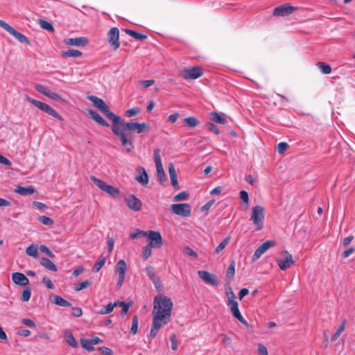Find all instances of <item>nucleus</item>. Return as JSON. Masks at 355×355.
Instances as JSON below:
<instances>
[{
  "mask_svg": "<svg viewBox=\"0 0 355 355\" xmlns=\"http://www.w3.org/2000/svg\"><path fill=\"white\" fill-rule=\"evenodd\" d=\"M265 252H263L262 251V250L259 247L254 252L253 256H252V261H254L256 260H257L258 259H259V257L263 254H264Z\"/></svg>",
  "mask_w": 355,
  "mask_h": 355,
  "instance_id": "61",
  "label": "nucleus"
},
{
  "mask_svg": "<svg viewBox=\"0 0 355 355\" xmlns=\"http://www.w3.org/2000/svg\"><path fill=\"white\" fill-rule=\"evenodd\" d=\"M41 265L45 267L46 269L55 272L57 270L56 266L49 259L46 257H42L40 261Z\"/></svg>",
  "mask_w": 355,
  "mask_h": 355,
  "instance_id": "26",
  "label": "nucleus"
},
{
  "mask_svg": "<svg viewBox=\"0 0 355 355\" xmlns=\"http://www.w3.org/2000/svg\"><path fill=\"white\" fill-rule=\"evenodd\" d=\"M125 202L128 207L132 211H138L141 209V201L133 194L127 196L125 198Z\"/></svg>",
  "mask_w": 355,
  "mask_h": 355,
  "instance_id": "16",
  "label": "nucleus"
},
{
  "mask_svg": "<svg viewBox=\"0 0 355 355\" xmlns=\"http://www.w3.org/2000/svg\"><path fill=\"white\" fill-rule=\"evenodd\" d=\"M53 302L58 306H71V303L68 302L67 300H64L62 297L59 295H54L53 296Z\"/></svg>",
  "mask_w": 355,
  "mask_h": 355,
  "instance_id": "30",
  "label": "nucleus"
},
{
  "mask_svg": "<svg viewBox=\"0 0 355 355\" xmlns=\"http://www.w3.org/2000/svg\"><path fill=\"white\" fill-rule=\"evenodd\" d=\"M98 350L101 352L102 355H112L113 351L106 347H98Z\"/></svg>",
  "mask_w": 355,
  "mask_h": 355,
  "instance_id": "53",
  "label": "nucleus"
},
{
  "mask_svg": "<svg viewBox=\"0 0 355 355\" xmlns=\"http://www.w3.org/2000/svg\"><path fill=\"white\" fill-rule=\"evenodd\" d=\"M12 279L15 284L20 286H26L29 284L28 279L21 272H13Z\"/></svg>",
  "mask_w": 355,
  "mask_h": 355,
  "instance_id": "20",
  "label": "nucleus"
},
{
  "mask_svg": "<svg viewBox=\"0 0 355 355\" xmlns=\"http://www.w3.org/2000/svg\"><path fill=\"white\" fill-rule=\"evenodd\" d=\"M35 191V188L33 186H29L28 187L17 186L15 189V192L24 196L32 195Z\"/></svg>",
  "mask_w": 355,
  "mask_h": 355,
  "instance_id": "24",
  "label": "nucleus"
},
{
  "mask_svg": "<svg viewBox=\"0 0 355 355\" xmlns=\"http://www.w3.org/2000/svg\"><path fill=\"white\" fill-rule=\"evenodd\" d=\"M80 345L83 348L86 349L88 352H92L94 349L93 345L90 340L81 338L80 339Z\"/></svg>",
  "mask_w": 355,
  "mask_h": 355,
  "instance_id": "34",
  "label": "nucleus"
},
{
  "mask_svg": "<svg viewBox=\"0 0 355 355\" xmlns=\"http://www.w3.org/2000/svg\"><path fill=\"white\" fill-rule=\"evenodd\" d=\"M171 210L177 215L188 217L191 214V208L188 203L173 204L171 206Z\"/></svg>",
  "mask_w": 355,
  "mask_h": 355,
  "instance_id": "11",
  "label": "nucleus"
},
{
  "mask_svg": "<svg viewBox=\"0 0 355 355\" xmlns=\"http://www.w3.org/2000/svg\"><path fill=\"white\" fill-rule=\"evenodd\" d=\"M202 69L200 67L184 68L180 73V76L184 80L197 79L202 76Z\"/></svg>",
  "mask_w": 355,
  "mask_h": 355,
  "instance_id": "7",
  "label": "nucleus"
},
{
  "mask_svg": "<svg viewBox=\"0 0 355 355\" xmlns=\"http://www.w3.org/2000/svg\"><path fill=\"white\" fill-rule=\"evenodd\" d=\"M168 323H164V322L158 320L157 319L153 318V323L151 326V329L150 331V334L148 335V338L153 339L155 338L157 334V331L164 325Z\"/></svg>",
  "mask_w": 355,
  "mask_h": 355,
  "instance_id": "19",
  "label": "nucleus"
},
{
  "mask_svg": "<svg viewBox=\"0 0 355 355\" xmlns=\"http://www.w3.org/2000/svg\"><path fill=\"white\" fill-rule=\"evenodd\" d=\"M211 119L219 124H225L227 122V120L222 115L216 112L211 113Z\"/></svg>",
  "mask_w": 355,
  "mask_h": 355,
  "instance_id": "29",
  "label": "nucleus"
},
{
  "mask_svg": "<svg viewBox=\"0 0 355 355\" xmlns=\"http://www.w3.org/2000/svg\"><path fill=\"white\" fill-rule=\"evenodd\" d=\"M90 179L99 189L108 193L111 196L116 197L119 194V190L118 189L106 184L103 180L94 176H92Z\"/></svg>",
  "mask_w": 355,
  "mask_h": 355,
  "instance_id": "6",
  "label": "nucleus"
},
{
  "mask_svg": "<svg viewBox=\"0 0 355 355\" xmlns=\"http://www.w3.org/2000/svg\"><path fill=\"white\" fill-rule=\"evenodd\" d=\"M183 253L184 254H187V255L191 256V257H197V256H198L197 253L189 247H185L183 249Z\"/></svg>",
  "mask_w": 355,
  "mask_h": 355,
  "instance_id": "56",
  "label": "nucleus"
},
{
  "mask_svg": "<svg viewBox=\"0 0 355 355\" xmlns=\"http://www.w3.org/2000/svg\"><path fill=\"white\" fill-rule=\"evenodd\" d=\"M88 43L85 37L69 38L66 41V44L71 46H85Z\"/></svg>",
  "mask_w": 355,
  "mask_h": 355,
  "instance_id": "23",
  "label": "nucleus"
},
{
  "mask_svg": "<svg viewBox=\"0 0 355 355\" xmlns=\"http://www.w3.org/2000/svg\"><path fill=\"white\" fill-rule=\"evenodd\" d=\"M183 123L189 128H194L200 124V121L194 116H189L184 119Z\"/></svg>",
  "mask_w": 355,
  "mask_h": 355,
  "instance_id": "28",
  "label": "nucleus"
},
{
  "mask_svg": "<svg viewBox=\"0 0 355 355\" xmlns=\"http://www.w3.org/2000/svg\"><path fill=\"white\" fill-rule=\"evenodd\" d=\"M0 27L3 28L10 35L15 37L19 42L27 44H30L29 40L24 35L15 31L11 26L1 19H0Z\"/></svg>",
  "mask_w": 355,
  "mask_h": 355,
  "instance_id": "8",
  "label": "nucleus"
},
{
  "mask_svg": "<svg viewBox=\"0 0 355 355\" xmlns=\"http://www.w3.org/2000/svg\"><path fill=\"white\" fill-rule=\"evenodd\" d=\"M239 197L245 203H246V204L248 203L249 197H248V193L247 191H240Z\"/></svg>",
  "mask_w": 355,
  "mask_h": 355,
  "instance_id": "63",
  "label": "nucleus"
},
{
  "mask_svg": "<svg viewBox=\"0 0 355 355\" xmlns=\"http://www.w3.org/2000/svg\"><path fill=\"white\" fill-rule=\"evenodd\" d=\"M155 84L154 80H139L137 85L141 89H145Z\"/></svg>",
  "mask_w": 355,
  "mask_h": 355,
  "instance_id": "39",
  "label": "nucleus"
},
{
  "mask_svg": "<svg viewBox=\"0 0 355 355\" xmlns=\"http://www.w3.org/2000/svg\"><path fill=\"white\" fill-rule=\"evenodd\" d=\"M172 309L173 302L169 297L164 295H157L154 297L153 318L168 323L171 321Z\"/></svg>",
  "mask_w": 355,
  "mask_h": 355,
  "instance_id": "2",
  "label": "nucleus"
},
{
  "mask_svg": "<svg viewBox=\"0 0 355 355\" xmlns=\"http://www.w3.org/2000/svg\"><path fill=\"white\" fill-rule=\"evenodd\" d=\"M91 282L89 280L87 279L85 281H83L78 284L75 288L76 291H80L84 288H87L90 285Z\"/></svg>",
  "mask_w": 355,
  "mask_h": 355,
  "instance_id": "49",
  "label": "nucleus"
},
{
  "mask_svg": "<svg viewBox=\"0 0 355 355\" xmlns=\"http://www.w3.org/2000/svg\"><path fill=\"white\" fill-rule=\"evenodd\" d=\"M258 354L259 355H265L268 354L267 348L261 343L258 344Z\"/></svg>",
  "mask_w": 355,
  "mask_h": 355,
  "instance_id": "60",
  "label": "nucleus"
},
{
  "mask_svg": "<svg viewBox=\"0 0 355 355\" xmlns=\"http://www.w3.org/2000/svg\"><path fill=\"white\" fill-rule=\"evenodd\" d=\"M152 247L149 245L144 247L142 249V257L144 260H146L152 254Z\"/></svg>",
  "mask_w": 355,
  "mask_h": 355,
  "instance_id": "42",
  "label": "nucleus"
},
{
  "mask_svg": "<svg viewBox=\"0 0 355 355\" xmlns=\"http://www.w3.org/2000/svg\"><path fill=\"white\" fill-rule=\"evenodd\" d=\"M65 340L67 344L72 347H76L78 346V343L71 332L65 333Z\"/></svg>",
  "mask_w": 355,
  "mask_h": 355,
  "instance_id": "32",
  "label": "nucleus"
},
{
  "mask_svg": "<svg viewBox=\"0 0 355 355\" xmlns=\"http://www.w3.org/2000/svg\"><path fill=\"white\" fill-rule=\"evenodd\" d=\"M42 282L45 284V286L47 288H49V289L54 288V284L49 278H48L46 277H43Z\"/></svg>",
  "mask_w": 355,
  "mask_h": 355,
  "instance_id": "57",
  "label": "nucleus"
},
{
  "mask_svg": "<svg viewBox=\"0 0 355 355\" xmlns=\"http://www.w3.org/2000/svg\"><path fill=\"white\" fill-rule=\"evenodd\" d=\"M26 252L28 255L31 256L33 257H37L38 256V249L37 245H29L26 250Z\"/></svg>",
  "mask_w": 355,
  "mask_h": 355,
  "instance_id": "37",
  "label": "nucleus"
},
{
  "mask_svg": "<svg viewBox=\"0 0 355 355\" xmlns=\"http://www.w3.org/2000/svg\"><path fill=\"white\" fill-rule=\"evenodd\" d=\"M138 329V318L137 315H135L132 318V326L130 329V332L132 334H136Z\"/></svg>",
  "mask_w": 355,
  "mask_h": 355,
  "instance_id": "47",
  "label": "nucleus"
},
{
  "mask_svg": "<svg viewBox=\"0 0 355 355\" xmlns=\"http://www.w3.org/2000/svg\"><path fill=\"white\" fill-rule=\"evenodd\" d=\"M137 171L139 174L135 177V180L142 185H146L148 183V176L145 168L140 167Z\"/></svg>",
  "mask_w": 355,
  "mask_h": 355,
  "instance_id": "22",
  "label": "nucleus"
},
{
  "mask_svg": "<svg viewBox=\"0 0 355 355\" xmlns=\"http://www.w3.org/2000/svg\"><path fill=\"white\" fill-rule=\"evenodd\" d=\"M170 340L171 343V349L176 350L178 349V340L175 334L170 336Z\"/></svg>",
  "mask_w": 355,
  "mask_h": 355,
  "instance_id": "52",
  "label": "nucleus"
},
{
  "mask_svg": "<svg viewBox=\"0 0 355 355\" xmlns=\"http://www.w3.org/2000/svg\"><path fill=\"white\" fill-rule=\"evenodd\" d=\"M31 296V290L30 288H26L23 290L21 294V300L24 302H28Z\"/></svg>",
  "mask_w": 355,
  "mask_h": 355,
  "instance_id": "44",
  "label": "nucleus"
},
{
  "mask_svg": "<svg viewBox=\"0 0 355 355\" xmlns=\"http://www.w3.org/2000/svg\"><path fill=\"white\" fill-rule=\"evenodd\" d=\"M147 237L149 240L148 245L153 248H160L163 245V239L159 232L150 230L146 232Z\"/></svg>",
  "mask_w": 355,
  "mask_h": 355,
  "instance_id": "10",
  "label": "nucleus"
},
{
  "mask_svg": "<svg viewBox=\"0 0 355 355\" xmlns=\"http://www.w3.org/2000/svg\"><path fill=\"white\" fill-rule=\"evenodd\" d=\"M230 236H227L225 239H223L220 243L219 245L215 249V252L216 254H218L220 253L226 246L228 244V243L230 242Z\"/></svg>",
  "mask_w": 355,
  "mask_h": 355,
  "instance_id": "38",
  "label": "nucleus"
},
{
  "mask_svg": "<svg viewBox=\"0 0 355 355\" xmlns=\"http://www.w3.org/2000/svg\"><path fill=\"white\" fill-rule=\"evenodd\" d=\"M155 164L156 166L157 176L158 181L162 184L165 181V173L162 166L159 150L156 149L154 151Z\"/></svg>",
  "mask_w": 355,
  "mask_h": 355,
  "instance_id": "12",
  "label": "nucleus"
},
{
  "mask_svg": "<svg viewBox=\"0 0 355 355\" xmlns=\"http://www.w3.org/2000/svg\"><path fill=\"white\" fill-rule=\"evenodd\" d=\"M297 9V7L292 6L288 3H285V4H283L279 6L276 7L273 10L272 14L274 16L285 17V16H288L290 14L293 13Z\"/></svg>",
  "mask_w": 355,
  "mask_h": 355,
  "instance_id": "15",
  "label": "nucleus"
},
{
  "mask_svg": "<svg viewBox=\"0 0 355 355\" xmlns=\"http://www.w3.org/2000/svg\"><path fill=\"white\" fill-rule=\"evenodd\" d=\"M39 221L45 225H51L53 224V219L46 216H40Z\"/></svg>",
  "mask_w": 355,
  "mask_h": 355,
  "instance_id": "48",
  "label": "nucleus"
},
{
  "mask_svg": "<svg viewBox=\"0 0 355 355\" xmlns=\"http://www.w3.org/2000/svg\"><path fill=\"white\" fill-rule=\"evenodd\" d=\"M119 126L121 127L122 132L124 135L127 136V138L130 140L125 132H136L138 134L144 132L149 129V124L147 123H138V122H129V123H123L121 119V122L117 123ZM132 142V141L130 140Z\"/></svg>",
  "mask_w": 355,
  "mask_h": 355,
  "instance_id": "3",
  "label": "nucleus"
},
{
  "mask_svg": "<svg viewBox=\"0 0 355 355\" xmlns=\"http://www.w3.org/2000/svg\"><path fill=\"white\" fill-rule=\"evenodd\" d=\"M82 55V52L76 49H69L62 53L63 58H78Z\"/></svg>",
  "mask_w": 355,
  "mask_h": 355,
  "instance_id": "31",
  "label": "nucleus"
},
{
  "mask_svg": "<svg viewBox=\"0 0 355 355\" xmlns=\"http://www.w3.org/2000/svg\"><path fill=\"white\" fill-rule=\"evenodd\" d=\"M146 232H147L138 230L136 232L130 234V238L132 239H137L139 236H142L146 237V236H147Z\"/></svg>",
  "mask_w": 355,
  "mask_h": 355,
  "instance_id": "59",
  "label": "nucleus"
},
{
  "mask_svg": "<svg viewBox=\"0 0 355 355\" xmlns=\"http://www.w3.org/2000/svg\"><path fill=\"white\" fill-rule=\"evenodd\" d=\"M227 305L230 306V311L234 318L245 326L248 325V322L242 316L239 309L238 302L236 301L227 302Z\"/></svg>",
  "mask_w": 355,
  "mask_h": 355,
  "instance_id": "17",
  "label": "nucleus"
},
{
  "mask_svg": "<svg viewBox=\"0 0 355 355\" xmlns=\"http://www.w3.org/2000/svg\"><path fill=\"white\" fill-rule=\"evenodd\" d=\"M146 272L147 274V275L148 276L149 279L153 281L155 279L157 278L158 277L156 276L155 273V271H154V268L153 266H148L146 268Z\"/></svg>",
  "mask_w": 355,
  "mask_h": 355,
  "instance_id": "43",
  "label": "nucleus"
},
{
  "mask_svg": "<svg viewBox=\"0 0 355 355\" xmlns=\"http://www.w3.org/2000/svg\"><path fill=\"white\" fill-rule=\"evenodd\" d=\"M105 259L106 258L104 256L101 255L100 260L94 265L92 268L93 272H98L100 269L104 266L105 263Z\"/></svg>",
  "mask_w": 355,
  "mask_h": 355,
  "instance_id": "40",
  "label": "nucleus"
},
{
  "mask_svg": "<svg viewBox=\"0 0 355 355\" xmlns=\"http://www.w3.org/2000/svg\"><path fill=\"white\" fill-rule=\"evenodd\" d=\"M226 295L227 296L228 302L236 301V295L231 287L229 286L226 288Z\"/></svg>",
  "mask_w": 355,
  "mask_h": 355,
  "instance_id": "50",
  "label": "nucleus"
},
{
  "mask_svg": "<svg viewBox=\"0 0 355 355\" xmlns=\"http://www.w3.org/2000/svg\"><path fill=\"white\" fill-rule=\"evenodd\" d=\"M198 275L206 284L217 286L218 284V279L216 275L206 270H199Z\"/></svg>",
  "mask_w": 355,
  "mask_h": 355,
  "instance_id": "18",
  "label": "nucleus"
},
{
  "mask_svg": "<svg viewBox=\"0 0 355 355\" xmlns=\"http://www.w3.org/2000/svg\"><path fill=\"white\" fill-rule=\"evenodd\" d=\"M207 128H208V130L209 131L214 132L216 135H219L220 130H219V128L216 125H214L212 123H208L207 124Z\"/></svg>",
  "mask_w": 355,
  "mask_h": 355,
  "instance_id": "55",
  "label": "nucleus"
},
{
  "mask_svg": "<svg viewBox=\"0 0 355 355\" xmlns=\"http://www.w3.org/2000/svg\"><path fill=\"white\" fill-rule=\"evenodd\" d=\"M346 323H347L346 320H343L342 321L340 326L338 327V329L336 330V331L335 332V334H334V336L331 338L332 341H336L338 338V337L340 336L341 333L345 330Z\"/></svg>",
  "mask_w": 355,
  "mask_h": 355,
  "instance_id": "35",
  "label": "nucleus"
},
{
  "mask_svg": "<svg viewBox=\"0 0 355 355\" xmlns=\"http://www.w3.org/2000/svg\"><path fill=\"white\" fill-rule=\"evenodd\" d=\"M234 273H235V263L234 261H232L228 268H227V270L226 272V278L227 279H231L234 277Z\"/></svg>",
  "mask_w": 355,
  "mask_h": 355,
  "instance_id": "41",
  "label": "nucleus"
},
{
  "mask_svg": "<svg viewBox=\"0 0 355 355\" xmlns=\"http://www.w3.org/2000/svg\"><path fill=\"white\" fill-rule=\"evenodd\" d=\"M88 114L89 117L94 120L99 125L105 127L109 126L108 123L96 111L93 110H89Z\"/></svg>",
  "mask_w": 355,
  "mask_h": 355,
  "instance_id": "21",
  "label": "nucleus"
},
{
  "mask_svg": "<svg viewBox=\"0 0 355 355\" xmlns=\"http://www.w3.org/2000/svg\"><path fill=\"white\" fill-rule=\"evenodd\" d=\"M139 112H140V109L137 107H132L131 109L126 110L125 112V115L127 117H132L133 116L137 115Z\"/></svg>",
  "mask_w": 355,
  "mask_h": 355,
  "instance_id": "45",
  "label": "nucleus"
},
{
  "mask_svg": "<svg viewBox=\"0 0 355 355\" xmlns=\"http://www.w3.org/2000/svg\"><path fill=\"white\" fill-rule=\"evenodd\" d=\"M317 65L324 74H329L331 71L330 65L325 62H318Z\"/></svg>",
  "mask_w": 355,
  "mask_h": 355,
  "instance_id": "36",
  "label": "nucleus"
},
{
  "mask_svg": "<svg viewBox=\"0 0 355 355\" xmlns=\"http://www.w3.org/2000/svg\"><path fill=\"white\" fill-rule=\"evenodd\" d=\"M125 32L137 40L143 41L147 38V35L136 32L130 29H125Z\"/></svg>",
  "mask_w": 355,
  "mask_h": 355,
  "instance_id": "27",
  "label": "nucleus"
},
{
  "mask_svg": "<svg viewBox=\"0 0 355 355\" xmlns=\"http://www.w3.org/2000/svg\"><path fill=\"white\" fill-rule=\"evenodd\" d=\"M251 220L257 230H261L263 227L264 209L262 206L252 207Z\"/></svg>",
  "mask_w": 355,
  "mask_h": 355,
  "instance_id": "5",
  "label": "nucleus"
},
{
  "mask_svg": "<svg viewBox=\"0 0 355 355\" xmlns=\"http://www.w3.org/2000/svg\"><path fill=\"white\" fill-rule=\"evenodd\" d=\"M188 196V193L185 191H182L180 193H179L178 194H177L176 196H175L174 197V200L175 201H180V200H185Z\"/></svg>",
  "mask_w": 355,
  "mask_h": 355,
  "instance_id": "58",
  "label": "nucleus"
},
{
  "mask_svg": "<svg viewBox=\"0 0 355 355\" xmlns=\"http://www.w3.org/2000/svg\"><path fill=\"white\" fill-rule=\"evenodd\" d=\"M35 89H36V91H37L38 92L42 94L43 95L46 96H47V94L50 90L47 87H46L44 85H40V84L35 85Z\"/></svg>",
  "mask_w": 355,
  "mask_h": 355,
  "instance_id": "46",
  "label": "nucleus"
},
{
  "mask_svg": "<svg viewBox=\"0 0 355 355\" xmlns=\"http://www.w3.org/2000/svg\"><path fill=\"white\" fill-rule=\"evenodd\" d=\"M24 99L26 101H27L28 102L31 103L35 107H37L38 109L43 111L44 112L52 116L53 117L56 118L60 121L63 120V118L58 113V112H56L53 108H52L48 104L43 103L42 101H40L38 100L32 98L28 95L24 96Z\"/></svg>",
  "mask_w": 355,
  "mask_h": 355,
  "instance_id": "4",
  "label": "nucleus"
},
{
  "mask_svg": "<svg viewBox=\"0 0 355 355\" xmlns=\"http://www.w3.org/2000/svg\"><path fill=\"white\" fill-rule=\"evenodd\" d=\"M127 270L126 263L123 259H120L114 267V272L118 274L117 286L121 287L125 279V271Z\"/></svg>",
  "mask_w": 355,
  "mask_h": 355,
  "instance_id": "13",
  "label": "nucleus"
},
{
  "mask_svg": "<svg viewBox=\"0 0 355 355\" xmlns=\"http://www.w3.org/2000/svg\"><path fill=\"white\" fill-rule=\"evenodd\" d=\"M122 304H123V302H119V301L115 302L114 303L110 302L108 304H107L106 306H105L104 307H103L98 311V313L101 314V315L110 313L113 311V309L115 306H117L118 305H121Z\"/></svg>",
  "mask_w": 355,
  "mask_h": 355,
  "instance_id": "25",
  "label": "nucleus"
},
{
  "mask_svg": "<svg viewBox=\"0 0 355 355\" xmlns=\"http://www.w3.org/2000/svg\"><path fill=\"white\" fill-rule=\"evenodd\" d=\"M288 148V144L286 142H281L277 145V151L279 153L282 154Z\"/></svg>",
  "mask_w": 355,
  "mask_h": 355,
  "instance_id": "54",
  "label": "nucleus"
},
{
  "mask_svg": "<svg viewBox=\"0 0 355 355\" xmlns=\"http://www.w3.org/2000/svg\"><path fill=\"white\" fill-rule=\"evenodd\" d=\"M119 31L116 27L112 28L107 33V41L114 50H116L120 46Z\"/></svg>",
  "mask_w": 355,
  "mask_h": 355,
  "instance_id": "14",
  "label": "nucleus"
},
{
  "mask_svg": "<svg viewBox=\"0 0 355 355\" xmlns=\"http://www.w3.org/2000/svg\"><path fill=\"white\" fill-rule=\"evenodd\" d=\"M278 266L282 270H286L290 266L295 263L293 256L288 251H282L281 257L277 259Z\"/></svg>",
  "mask_w": 355,
  "mask_h": 355,
  "instance_id": "9",
  "label": "nucleus"
},
{
  "mask_svg": "<svg viewBox=\"0 0 355 355\" xmlns=\"http://www.w3.org/2000/svg\"><path fill=\"white\" fill-rule=\"evenodd\" d=\"M265 252H263L262 251V250L259 247L254 252L253 256H252V261H254L256 260H257L258 259H259V257L263 254H264Z\"/></svg>",
  "mask_w": 355,
  "mask_h": 355,
  "instance_id": "62",
  "label": "nucleus"
},
{
  "mask_svg": "<svg viewBox=\"0 0 355 355\" xmlns=\"http://www.w3.org/2000/svg\"><path fill=\"white\" fill-rule=\"evenodd\" d=\"M88 99L92 102L94 107L98 108L106 117L112 121V132L120 139L121 145L125 148L126 152H132L134 149L132 142H131L130 140L127 138V136L123 133L121 127L117 124L121 122V118L110 111L108 105L103 99L92 95L89 96Z\"/></svg>",
  "mask_w": 355,
  "mask_h": 355,
  "instance_id": "1",
  "label": "nucleus"
},
{
  "mask_svg": "<svg viewBox=\"0 0 355 355\" xmlns=\"http://www.w3.org/2000/svg\"><path fill=\"white\" fill-rule=\"evenodd\" d=\"M275 242L272 241H267L262 243L259 248L262 250L263 252H265L268 249H269L270 247L274 246Z\"/></svg>",
  "mask_w": 355,
  "mask_h": 355,
  "instance_id": "51",
  "label": "nucleus"
},
{
  "mask_svg": "<svg viewBox=\"0 0 355 355\" xmlns=\"http://www.w3.org/2000/svg\"><path fill=\"white\" fill-rule=\"evenodd\" d=\"M38 24L40 26V27L44 30H46L50 32L54 31V28H53V25L50 22L47 21L46 20L40 19L38 20Z\"/></svg>",
  "mask_w": 355,
  "mask_h": 355,
  "instance_id": "33",
  "label": "nucleus"
},
{
  "mask_svg": "<svg viewBox=\"0 0 355 355\" xmlns=\"http://www.w3.org/2000/svg\"><path fill=\"white\" fill-rule=\"evenodd\" d=\"M23 324L28 327H35V323L31 319L26 318L21 320Z\"/></svg>",
  "mask_w": 355,
  "mask_h": 355,
  "instance_id": "64",
  "label": "nucleus"
}]
</instances>
